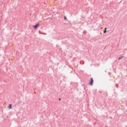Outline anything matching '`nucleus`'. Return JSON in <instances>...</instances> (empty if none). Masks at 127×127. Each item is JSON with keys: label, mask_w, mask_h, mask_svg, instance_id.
<instances>
[{"label": "nucleus", "mask_w": 127, "mask_h": 127, "mask_svg": "<svg viewBox=\"0 0 127 127\" xmlns=\"http://www.w3.org/2000/svg\"><path fill=\"white\" fill-rule=\"evenodd\" d=\"M11 106H12L11 104L9 105V109H11Z\"/></svg>", "instance_id": "nucleus-5"}, {"label": "nucleus", "mask_w": 127, "mask_h": 127, "mask_svg": "<svg viewBox=\"0 0 127 127\" xmlns=\"http://www.w3.org/2000/svg\"><path fill=\"white\" fill-rule=\"evenodd\" d=\"M38 26H39V24H37L36 25L34 26V28L35 29H36V28H38Z\"/></svg>", "instance_id": "nucleus-2"}, {"label": "nucleus", "mask_w": 127, "mask_h": 127, "mask_svg": "<svg viewBox=\"0 0 127 127\" xmlns=\"http://www.w3.org/2000/svg\"><path fill=\"white\" fill-rule=\"evenodd\" d=\"M59 100H61V99L60 98Z\"/></svg>", "instance_id": "nucleus-7"}, {"label": "nucleus", "mask_w": 127, "mask_h": 127, "mask_svg": "<svg viewBox=\"0 0 127 127\" xmlns=\"http://www.w3.org/2000/svg\"><path fill=\"white\" fill-rule=\"evenodd\" d=\"M107 32V28H105V30L104 31V33H106Z\"/></svg>", "instance_id": "nucleus-4"}, {"label": "nucleus", "mask_w": 127, "mask_h": 127, "mask_svg": "<svg viewBox=\"0 0 127 127\" xmlns=\"http://www.w3.org/2000/svg\"><path fill=\"white\" fill-rule=\"evenodd\" d=\"M122 58H124V56H121V57L118 59V60H121Z\"/></svg>", "instance_id": "nucleus-3"}, {"label": "nucleus", "mask_w": 127, "mask_h": 127, "mask_svg": "<svg viewBox=\"0 0 127 127\" xmlns=\"http://www.w3.org/2000/svg\"><path fill=\"white\" fill-rule=\"evenodd\" d=\"M90 80H90V81L89 82V85H93V83L94 82V80L93 79V78H91Z\"/></svg>", "instance_id": "nucleus-1"}, {"label": "nucleus", "mask_w": 127, "mask_h": 127, "mask_svg": "<svg viewBox=\"0 0 127 127\" xmlns=\"http://www.w3.org/2000/svg\"><path fill=\"white\" fill-rule=\"evenodd\" d=\"M64 19L66 20L67 19V18L66 17V16H64Z\"/></svg>", "instance_id": "nucleus-6"}]
</instances>
